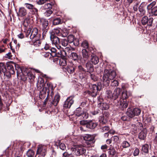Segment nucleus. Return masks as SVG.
I'll list each match as a JSON object with an SVG mask.
<instances>
[{
    "instance_id": "26",
    "label": "nucleus",
    "mask_w": 157,
    "mask_h": 157,
    "mask_svg": "<svg viewBox=\"0 0 157 157\" xmlns=\"http://www.w3.org/2000/svg\"><path fill=\"white\" fill-rule=\"evenodd\" d=\"M25 6L28 9H33L35 12L37 13V10L34 7V6L33 4H29L28 3H25Z\"/></svg>"
},
{
    "instance_id": "62",
    "label": "nucleus",
    "mask_w": 157,
    "mask_h": 157,
    "mask_svg": "<svg viewBox=\"0 0 157 157\" xmlns=\"http://www.w3.org/2000/svg\"><path fill=\"white\" fill-rule=\"evenodd\" d=\"M36 2L38 4L41 5L45 3V0H36Z\"/></svg>"
},
{
    "instance_id": "21",
    "label": "nucleus",
    "mask_w": 157,
    "mask_h": 157,
    "mask_svg": "<svg viewBox=\"0 0 157 157\" xmlns=\"http://www.w3.org/2000/svg\"><path fill=\"white\" fill-rule=\"evenodd\" d=\"M27 13V10L24 8L21 7L19 9L18 14L21 17L25 16Z\"/></svg>"
},
{
    "instance_id": "17",
    "label": "nucleus",
    "mask_w": 157,
    "mask_h": 157,
    "mask_svg": "<svg viewBox=\"0 0 157 157\" xmlns=\"http://www.w3.org/2000/svg\"><path fill=\"white\" fill-rule=\"evenodd\" d=\"M131 95V93L129 91L126 90H124L122 93V100L127 99Z\"/></svg>"
},
{
    "instance_id": "50",
    "label": "nucleus",
    "mask_w": 157,
    "mask_h": 157,
    "mask_svg": "<svg viewBox=\"0 0 157 157\" xmlns=\"http://www.w3.org/2000/svg\"><path fill=\"white\" fill-rule=\"evenodd\" d=\"M139 3L137 2L133 6V10L135 11H137L138 9H139Z\"/></svg>"
},
{
    "instance_id": "49",
    "label": "nucleus",
    "mask_w": 157,
    "mask_h": 157,
    "mask_svg": "<svg viewBox=\"0 0 157 157\" xmlns=\"http://www.w3.org/2000/svg\"><path fill=\"white\" fill-rule=\"evenodd\" d=\"M109 127L108 126H105L101 128V131L104 132L109 131Z\"/></svg>"
},
{
    "instance_id": "6",
    "label": "nucleus",
    "mask_w": 157,
    "mask_h": 157,
    "mask_svg": "<svg viewBox=\"0 0 157 157\" xmlns=\"http://www.w3.org/2000/svg\"><path fill=\"white\" fill-rule=\"evenodd\" d=\"M74 96H71L68 97L65 101L63 104L64 107L66 108H70L74 102Z\"/></svg>"
},
{
    "instance_id": "5",
    "label": "nucleus",
    "mask_w": 157,
    "mask_h": 157,
    "mask_svg": "<svg viewBox=\"0 0 157 157\" xmlns=\"http://www.w3.org/2000/svg\"><path fill=\"white\" fill-rule=\"evenodd\" d=\"M153 21L152 17H150L149 19L147 16H144L143 18L141 20V22L143 25L147 24L149 26H151Z\"/></svg>"
},
{
    "instance_id": "45",
    "label": "nucleus",
    "mask_w": 157,
    "mask_h": 157,
    "mask_svg": "<svg viewBox=\"0 0 157 157\" xmlns=\"http://www.w3.org/2000/svg\"><path fill=\"white\" fill-rule=\"evenodd\" d=\"M99 121L101 123L105 124L107 122L106 119L103 116H100L99 118Z\"/></svg>"
},
{
    "instance_id": "8",
    "label": "nucleus",
    "mask_w": 157,
    "mask_h": 157,
    "mask_svg": "<svg viewBox=\"0 0 157 157\" xmlns=\"http://www.w3.org/2000/svg\"><path fill=\"white\" fill-rule=\"evenodd\" d=\"M39 35L38 34V29L36 28H34L30 36L31 39H35V40H37L39 38Z\"/></svg>"
},
{
    "instance_id": "48",
    "label": "nucleus",
    "mask_w": 157,
    "mask_h": 157,
    "mask_svg": "<svg viewBox=\"0 0 157 157\" xmlns=\"http://www.w3.org/2000/svg\"><path fill=\"white\" fill-rule=\"evenodd\" d=\"M156 1H154L151 3L147 7V9L149 10L150 8H152L156 4Z\"/></svg>"
},
{
    "instance_id": "4",
    "label": "nucleus",
    "mask_w": 157,
    "mask_h": 157,
    "mask_svg": "<svg viewBox=\"0 0 157 157\" xmlns=\"http://www.w3.org/2000/svg\"><path fill=\"white\" fill-rule=\"evenodd\" d=\"M40 21L42 27V29L43 31V33L44 35H45L49 29L48 21L44 19H41Z\"/></svg>"
},
{
    "instance_id": "63",
    "label": "nucleus",
    "mask_w": 157,
    "mask_h": 157,
    "mask_svg": "<svg viewBox=\"0 0 157 157\" xmlns=\"http://www.w3.org/2000/svg\"><path fill=\"white\" fill-rule=\"evenodd\" d=\"M50 55H51V53L50 52H48L43 53V56L45 57H48Z\"/></svg>"
},
{
    "instance_id": "33",
    "label": "nucleus",
    "mask_w": 157,
    "mask_h": 157,
    "mask_svg": "<svg viewBox=\"0 0 157 157\" xmlns=\"http://www.w3.org/2000/svg\"><path fill=\"white\" fill-rule=\"evenodd\" d=\"M57 49H56V48H51L49 49V51L51 52V56L53 57H55L56 56H53V55H54V54H56V53L57 52V51H58V49L59 48L58 47V46H57Z\"/></svg>"
},
{
    "instance_id": "41",
    "label": "nucleus",
    "mask_w": 157,
    "mask_h": 157,
    "mask_svg": "<svg viewBox=\"0 0 157 157\" xmlns=\"http://www.w3.org/2000/svg\"><path fill=\"white\" fill-rule=\"evenodd\" d=\"M61 22V19L59 18H56L53 20V23L54 25H56L60 24Z\"/></svg>"
},
{
    "instance_id": "60",
    "label": "nucleus",
    "mask_w": 157,
    "mask_h": 157,
    "mask_svg": "<svg viewBox=\"0 0 157 157\" xmlns=\"http://www.w3.org/2000/svg\"><path fill=\"white\" fill-rule=\"evenodd\" d=\"M140 153V151L139 149L136 148L133 152V155L135 156H136L138 155Z\"/></svg>"
},
{
    "instance_id": "38",
    "label": "nucleus",
    "mask_w": 157,
    "mask_h": 157,
    "mask_svg": "<svg viewBox=\"0 0 157 157\" xmlns=\"http://www.w3.org/2000/svg\"><path fill=\"white\" fill-rule=\"evenodd\" d=\"M108 150V153L110 155L113 156L115 154L116 152L113 147H111Z\"/></svg>"
},
{
    "instance_id": "18",
    "label": "nucleus",
    "mask_w": 157,
    "mask_h": 157,
    "mask_svg": "<svg viewBox=\"0 0 157 157\" xmlns=\"http://www.w3.org/2000/svg\"><path fill=\"white\" fill-rule=\"evenodd\" d=\"M29 23V18H27L24 19L22 23V25H21L22 28H24V32H25V30H26V29L28 28Z\"/></svg>"
},
{
    "instance_id": "32",
    "label": "nucleus",
    "mask_w": 157,
    "mask_h": 157,
    "mask_svg": "<svg viewBox=\"0 0 157 157\" xmlns=\"http://www.w3.org/2000/svg\"><path fill=\"white\" fill-rule=\"evenodd\" d=\"M84 139L86 141H92L94 140L93 137L90 135H85L84 136Z\"/></svg>"
},
{
    "instance_id": "30",
    "label": "nucleus",
    "mask_w": 157,
    "mask_h": 157,
    "mask_svg": "<svg viewBox=\"0 0 157 157\" xmlns=\"http://www.w3.org/2000/svg\"><path fill=\"white\" fill-rule=\"evenodd\" d=\"M83 113V111L82 110L81 108L78 107L76 109L75 111V114L78 117L81 116L82 113Z\"/></svg>"
},
{
    "instance_id": "36",
    "label": "nucleus",
    "mask_w": 157,
    "mask_h": 157,
    "mask_svg": "<svg viewBox=\"0 0 157 157\" xmlns=\"http://www.w3.org/2000/svg\"><path fill=\"white\" fill-rule=\"evenodd\" d=\"M127 115L130 117H132L135 116L134 114L133 113V110H132L130 109H128V110L126 113Z\"/></svg>"
},
{
    "instance_id": "29",
    "label": "nucleus",
    "mask_w": 157,
    "mask_h": 157,
    "mask_svg": "<svg viewBox=\"0 0 157 157\" xmlns=\"http://www.w3.org/2000/svg\"><path fill=\"white\" fill-rule=\"evenodd\" d=\"M117 105H120L121 106V108L124 109V108H126L128 105V103L126 101H121L120 102H119L118 103Z\"/></svg>"
},
{
    "instance_id": "23",
    "label": "nucleus",
    "mask_w": 157,
    "mask_h": 157,
    "mask_svg": "<svg viewBox=\"0 0 157 157\" xmlns=\"http://www.w3.org/2000/svg\"><path fill=\"white\" fill-rule=\"evenodd\" d=\"M98 107L102 110H106L109 108V105L105 103H103L98 104Z\"/></svg>"
},
{
    "instance_id": "20",
    "label": "nucleus",
    "mask_w": 157,
    "mask_h": 157,
    "mask_svg": "<svg viewBox=\"0 0 157 157\" xmlns=\"http://www.w3.org/2000/svg\"><path fill=\"white\" fill-rule=\"evenodd\" d=\"M75 67V66L72 63H70V64L68 65L67 68L65 69L69 73H72L74 72Z\"/></svg>"
},
{
    "instance_id": "56",
    "label": "nucleus",
    "mask_w": 157,
    "mask_h": 157,
    "mask_svg": "<svg viewBox=\"0 0 157 157\" xmlns=\"http://www.w3.org/2000/svg\"><path fill=\"white\" fill-rule=\"evenodd\" d=\"M157 6H155L152 10V13L154 16H157Z\"/></svg>"
},
{
    "instance_id": "9",
    "label": "nucleus",
    "mask_w": 157,
    "mask_h": 157,
    "mask_svg": "<svg viewBox=\"0 0 157 157\" xmlns=\"http://www.w3.org/2000/svg\"><path fill=\"white\" fill-rule=\"evenodd\" d=\"M47 87H46V91L47 93V97L49 96L50 92H51L50 95L52 97L53 94V86L52 84L49 82L47 83Z\"/></svg>"
},
{
    "instance_id": "52",
    "label": "nucleus",
    "mask_w": 157,
    "mask_h": 157,
    "mask_svg": "<svg viewBox=\"0 0 157 157\" xmlns=\"http://www.w3.org/2000/svg\"><path fill=\"white\" fill-rule=\"evenodd\" d=\"M52 12L51 10H48L46 11L44 13L45 15L47 17L49 16L52 13Z\"/></svg>"
},
{
    "instance_id": "55",
    "label": "nucleus",
    "mask_w": 157,
    "mask_h": 157,
    "mask_svg": "<svg viewBox=\"0 0 157 157\" xmlns=\"http://www.w3.org/2000/svg\"><path fill=\"white\" fill-rule=\"evenodd\" d=\"M118 82L117 80H114L111 83V85L112 86H116L118 85Z\"/></svg>"
},
{
    "instance_id": "34",
    "label": "nucleus",
    "mask_w": 157,
    "mask_h": 157,
    "mask_svg": "<svg viewBox=\"0 0 157 157\" xmlns=\"http://www.w3.org/2000/svg\"><path fill=\"white\" fill-rule=\"evenodd\" d=\"M148 144H145L142 146V150L145 153H147L148 152Z\"/></svg>"
},
{
    "instance_id": "2",
    "label": "nucleus",
    "mask_w": 157,
    "mask_h": 157,
    "mask_svg": "<svg viewBox=\"0 0 157 157\" xmlns=\"http://www.w3.org/2000/svg\"><path fill=\"white\" fill-rule=\"evenodd\" d=\"M89 87L90 90L87 91L86 93L92 97H95L97 94L98 91L100 90L101 89V86L96 84H91L89 86Z\"/></svg>"
},
{
    "instance_id": "25",
    "label": "nucleus",
    "mask_w": 157,
    "mask_h": 157,
    "mask_svg": "<svg viewBox=\"0 0 157 157\" xmlns=\"http://www.w3.org/2000/svg\"><path fill=\"white\" fill-rule=\"evenodd\" d=\"M60 97L58 94L56 95L54 98V99L52 102V103L55 106L57 105L60 100Z\"/></svg>"
},
{
    "instance_id": "37",
    "label": "nucleus",
    "mask_w": 157,
    "mask_h": 157,
    "mask_svg": "<svg viewBox=\"0 0 157 157\" xmlns=\"http://www.w3.org/2000/svg\"><path fill=\"white\" fill-rule=\"evenodd\" d=\"M71 55L70 57L73 60H76L78 59V56L76 53L71 52Z\"/></svg>"
},
{
    "instance_id": "15",
    "label": "nucleus",
    "mask_w": 157,
    "mask_h": 157,
    "mask_svg": "<svg viewBox=\"0 0 157 157\" xmlns=\"http://www.w3.org/2000/svg\"><path fill=\"white\" fill-rule=\"evenodd\" d=\"M78 73L80 75V78H83L84 76L85 73L86 72V70L83 68L82 66L79 65L78 66Z\"/></svg>"
},
{
    "instance_id": "54",
    "label": "nucleus",
    "mask_w": 157,
    "mask_h": 157,
    "mask_svg": "<svg viewBox=\"0 0 157 157\" xmlns=\"http://www.w3.org/2000/svg\"><path fill=\"white\" fill-rule=\"evenodd\" d=\"M8 69L10 70V71H12L11 72L12 74H14L15 71L14 70L13 66L12 65H9L7 66Z\"/></svg>"
},
{
    "instance_id": "57",
    "label": "nucleus",
    "mask_w": 157,
    "mask_h": 157,
    "mask_svg": "<svg viewBox=\"0 0 157 157\" xmlns=\"http://www.w3.org/2000/svg\"><path fill=\"white\" fill-rule=\"evenodd\" d=\"M81 116L83 117L84 119H86L88 117V115L86 111H83V113H82Z\"/></svg>"
},
{
    "instance_id": "24",
    "label": "nucleus",
    "mask_w": 157,
    "mask_h": 157,
    "mask_svg": "<svg viewBox=\"0 0 157 157\" xmlns=\"http://www.w3.org/2000/svg\"><path fill=\"white\" fill-rule=\"evenodd\" d=\"M44 80L41 78H40L38 81L37 84V86L39 89H41L44 86Z\"/></svg>"
},
{
    "instance_id": "59",
    "label": "nucleus",
    "mask_w": 157,
    "mask_h": 157,
    "mask_svg": "<svg viewBox=\"0 0 157 157\" xmlns=\"http://www.w3.org/2000/svg\"><path fill=\"white\" fill-rule=\"evenodd\" d=\"M31 30V28H29L27 31V29L25 30V32L26 33V37H28L30 33Z\"/></svg>"
},
{
    "instance_id": "3",
    "label": "nucleus",
    "mask_w": 157,
    "mask_h": 157,
    "mask_svg": "<svg viewBox=\"0 0 157 157\" xmlns=\"http://www.w3.org/2000/svg\"><path fill=\"white\" fill-rule=\"evenodd\" d=\"M71 150L73 154L77 156L84 154L86 151L85 148L79 145L74 146L71 148Z\"/></svg>"
},
{
    "instance_id": "7",
    "label": "nucleus",
    "mask_w": 157,
    "mask_h": 157,
    "mask_svg": "<svg viewBox=\"0 0 157 157\" xmlns=\"http://www.w3.org/2000/svg\"><path fill=\"white\" fill-rule=\"evenodd\" d=\"M60 49H58V51L56 53V54H54L53 56H56L57 57H61L62 58H64L67 56V53L64 49L61 48V47L59 46Z\"/></svg>"
},
{
    "instance_id": "42",
    "label": "nucleus",
    "mask_w": 157,
    "mask_h": 157,
    "mask_svg": "<svg viewBox=\"0 0 157 157\" xmlns=\"http://www.w3.org/2000/svg\"><path fill=\"white\" fill-rule=\"evenodd\" d=\"M106 96L109 98H113V94L112 91L110 90H107L106 91Z\"/></svg>"
},
{
    "instance_id": "43",
    "label": "nucleus",
    "mask_w": 157,
    "mask_h": 157,
    "mask_svg": "<svg viewBox=\"0 0 157 157\" xmlns=\"http://www.w3.org/2000/svg\"><path fill=\"white\" fill-rule=\"evenodd\" d=\"M122 146L123 148H126L129 147L130 146V144L128 141H124L122 142Z\"/></svg>"
},
{
    "instance_id": "16",
    "label": "nucleus",
    "mask_w": 157,
    "mask_h": 157,
    "mask_svg": "<svg viewBox=\"0 0 157 157\" xmlns=\"http://www.w3.org/2000/svg\"><path fill=\"white\" fill-rule=\"evenodd\" d=\"M147 134V130L146 129H144L139 134V138L140 139L144 140L146 138Z\"/></svg>"
},
{
    "instance_id": "40",
    "label": "nucleus",
    "mask_w": 157,
    "mask_h": 157,
    "mask_svg": "<svg viewBox=\"0 0 157 157\" xmlns=\"http://www.w3.org/2000/svg\"><path fill=\"white\" fill-rule=\"evenodd\" d=\"M133 113L135 116H138L141 113V110L140 109L136 108L133 109Z\"/></svg>"
},
{
    "instance_id": "39",
    "label": "nucleus",
    "mask_w": 157,
    "mask_h": 157,
    "mask_svg": "<svg viewBox=\"0 0 157 157\" xmlns=\"http://www.w3.org/2000/svg\"><path fill=\"white\" fill-rule=\"evenodd\" d=\"M139 11L140 12L139 15L140 17H142L145 15L146 13V11L144 8H139Z\"/></svg>"
},
{
    "instance_id": "46",
    "label": "nucleus",
    "mask_w": 157,
    "mask_h": 157,
    "mask_svg": "<svg viewBox=\"0 0 157 157\" xmlns=\"http://www.w3.org/2000/svg\"><path fill=\"white\" fill-rule=\"evenodd\" d=\"M74 37L73 35H69L67 37V41L70 43H72L74 41Z\"/></svg>"
},
{
    "instance_id": "35",
    "label": "nucleus",
    "mask_w": 157,
    "mask_h": 157,
    "mask_svg": "<svg viewBox=\"0 0 157 157\" xmlns=\"http://www.w3.org/2000/svg\"><path fill=\"white\" fill-rule=\"evenodd\" d=\"M0 71H1L2 73L6 71V66L5 63H0Z\"/></svg>"
},
{
    "instance_id": "28",
    "label": "nucleus",
    "mask_w": 157,
    "mask_h": 157,
    "mask_svg": "<svg viewBox=\"0 0 157 157\" xmlns=\"http://www.w3.org/2000/svg\"><path fill=\"white\" fill-rule=\"evenodd\" d=\"M91 61L95 65L99 62V58L98 57L95 56H92Z\"/></svg>"
},
{
    "instance_id": "64",
    "label": "nucleus",
    "mask_w": 157,
    "mask_h": 157,
    "mask_svg": "<svg viewBox=\"0 0 157 157\" xmlns=\"http://www.w3.org/2000/svg\"><path fill=\"white\" fill-rule=\"evenodd\" d=\"M10 73L11 72H7L6 71L5 72H3L4 75L6 76L8 78H10L11 77V75L10 74Z\"/></svg>"
},
{
    "instance_id": "53",
    "label": "nucleus",
    "mask_w": 157,
    "mask_h": 157,
    "mask_svg": "<svg viewBox=\"0 0 157 157\" xmlns=\"http://www.w3.org/2000/svg\"><path fill=\"white\" fill-rule=\"evenodd\" d=\"M68 43V41L66 39H63L62 41V44L64 47H66Z\"/></svg>"
},
{
    "instance_id": "51",
    "label": "nucleus",
    "mask_w": 157,
    "mask_h": 157,
    "mask_svg": "<svg viewBox=\"0 0 157 157\" xmlns=\"http://www.w3.org/2000/svg\"><path fill=\"white\" fill-rule=\"evenodd\" d=\"M63 157H74V155L72 154H68L66 152L63 153Z\"/></svg>"
},
{
    "instance_id": "58",
    "label": "nucleus",
    "mask_w": 157,
    "mask_h": 157,
    "mask_svg": "<svg viewBox=\"0 0 157 157\" xmlns=\"http://www.w3.org/2000/svg\"><path fill=\"white\" fill-rule=\"evenodd\" d=\"M66 52H67L68 53L71 52L73 50L72 48L71 47H67L64 49Z\"/></svg>"
},
{
    "instance_id": "13",
    "label": "nucleus",
    "mask_w": 157,
    "mask_h": 157,
    "mask_svg": "<svg viewBox=\"0 0 157 157\" xmlns=\"http://www.w3.org/2000/svg\"><path fill=\"white\" fill-rule=\"evenodd\" d=\"M86 68L87 69V71L90 73L94 71V66L90 61L87 62L86 64Z\"/></svg>"
},
{
    "instance_id": "1",
    "label": "nucleus",
    "mask_w": 157,
    "mask_h": 157,
    "mask_svg": "<svg viewBox=\"0 0 157 157\" xmlns=\"http://www.w3.org/2000/svg\"><path fill=\"white\" fill-rule=\"evenodd\" d=\"M116 73L114 71L105 70L103 77V80L104 85L108 86L109 84L110 80L113 79L116 77Z\"/></svg>"
},
{
    "instance_id": "27",
    "label": "nucleus",
    "mask_w": 157,
    "mask_h": 157,
    "mask_svg": "<svg viewBox=\"0 0 157 157\" xmlns=\"http://www.w3.org/2000/svg\"><path fill=\"white\" fill-rule=\"evenodd\" d=\"M26 155L27 157H36L35 155V152L31 149H29L26 152Z\"/></svg>"
},
{
    "instance_id": "14",
    "label": "nucleus",
    "mask_w": 157,
    "mask_h": 157,
    "mask_svg": "<svg viewBox=\"0 0 157 157\" xmlns=\"http://www.w3.org/2000/svg\"><path fill=\"white\" fill-rule=\"evenodd\" d=\"M51 40L52 42V43L55 45H58L60 44L59 39L53 35H51L50 36Z\"/></svg>"
},
{
    "instance_id": "22",
    "label": "nucleus",
    "mask_w": 157,
    "mask_h": 157,
    "mask_svg": "<svg viewBox=\"0 0 157 157\" xmlns=\"http://www.w3.org/2000/svg\"><path fill=\"white\" fill-rule=\"evenodd\" d=\"M82 58L83 60L86 61L87 60L89 57L88 52L86 49H83L82 50Z\"/></svg>"
},
{
    "instance_id": "31",
    "label": "nucleus",
    "mask_w": 157,
    "mask_h": 157,
    "mask_svg": "<svg viewBox=\"0 0 157 157\" xmlns=\"http://www.w3.org/2000/svg\"><path fill=\"white\" fill-rule=\"evenodd\" d=\"M59 64L60 66H65L67 64V60L64 58L59 59Z\"/></svg>"
},
{
    "instance_id": "12",
    "label": "nucleus",
    "mask_w": 157,
    "mask_h": 157,
    "mask_svg": "<svg viewBox=\"0 0 157 157\" xmlns=\"http://www.w3.org/2000/svg\"><path fill=\"white\" fill-rule=\"evenodd\" d=\"M121 92V90L120 88H118L115 90L113 92V98L114 99H116L117 98L119 97V98H121L120 96V93Z\"/></svg>"
},
{
    "instance_id": "10",
    "label": "nucleus",
    "mask_w": 157,
    "mask_h": 157,
    "mask_svg": "<svg viewBox=\"0 0 157 157\" xmlns=\"http://www.w3.org/2000/svg\"><path fill=\"white\" fill-rule=\"evenodd\" d=\"M97 125V124L96 123L92 121L87 122L84 124V126L91 129H94Z\"/></svg>"
},
{
    "instance_id": "11",
    "label": "nucleus",
    "mask_w": 157,
    "mask_h": 157,
    "mask_svg": "<svg viewBox=\"0 0 157 157\" xmlns=\"http://www.w3.org/2000/svg\"><path fill=\"white\" fill-rule=\"evenodd\" d=\"M46 152V148L45 146H39L38 147L36 151V154H40L44 156Z\"/></svg>"
},
{
    "instance_id": "47",
    "label": "nucleus",
    "mask_w": 157,
    "mask_h": 157,
    "mask_svg": "<svg viewBox=\"0 0 157 157\" xmlns=\"http://www.w3.org/2000/svg\"><path fill=\"white\" fill-rule=\"evenodd\" d=\"M82 47L86 49L88 48L89 47L88 43L86 40H84L82 43Z\"/></svg>"
},
{
    "instance_id": "19",
    "label": "nucleus",
    "mask_w": 157,
    "mask_h": 157,
    "mask_svg": "<svg viewBox=\"0 0 157 157\" xmlns=\"http://www.w3.org/2000/svg\"><path fill=\"white\" fill-rule=\"evenodd\" d=\"M54 32L56 34H60L62 35L63 36L65 37L67 36V33L66 31L65 32H63V30L57 28L54 29Z\"/></svg>"
},
{
    "instance_id": "44",
    "label": "nucleus",
    "mask_w": 157,
    "mask_h": 157,
    "mask_svg": "<svg viewBox=\"0 0 157 157\" xmlns=\"http://www.w3.org/2000/svg\"><path fill=\"white\" fill-rule=\"evenodd\" d=\"M43 8L44 9H47L48 10L49 9V10H50V9L52 8V6L50 3H48L44 4L43 6Z\"/></svg>"
},
{
    "instance_id": "61",
    "label": "nucleus",
    "mask_w": 157,
    "mask_h": 157,
    "mask_svg": "<svg viewBox=\"0 0 157 157\" xmlns=\"http://www.w3.org/2000/svg\"><path fill=\"white\" fill-rule=\"evenodd\" d=\"M59 148L62 150H65L66 147L64 143H61L59 144Z\"/></svg>"
}]
</instances>
